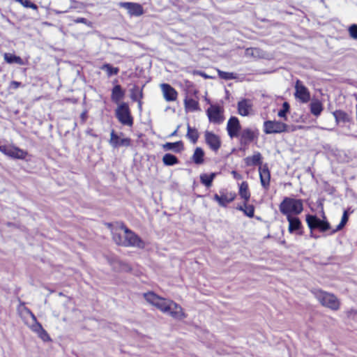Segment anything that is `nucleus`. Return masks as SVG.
<instances>
[{
	"mask_svg": "<svg viewBox=\"0 0 357 357\" xmlns=\"http://www.w3.org/2000/svg\"><path fill=\"white\" fill-rule=\"evenodd\" d=\"M236 197L235 193H222L220 195L215 194L213 197L214 200L218 202L220 206L225 207L227 204L234 201Z\"/></svg>",
	"mask_w": 357,
	"mask_h": 357,
	"instance_id": "obj_19",
	"label": "nucleus"
},
{
	"mask_svg": "<svg viewBox=\"0 0 357 357\" xmlns=\"http://www.w3.org/2000/svg\"><path fill=\"white\" fill-rule=\"evenodd\" d=\"M314 295L322 305L333 310L340 308V301L334 294L319 290L314 293Z\"/></svg>",
	"mask_w": 357,
	"mask_h": 357,
	"instance_id": "obj_4",
	"label": "nucleus"
},
{
	"mask_svg": "<svg viewBox=\"0 0 357 357\" xmlns=\"http://www.w3.org/2000/svg\"><path fill=\"white\" fill-rule=\"evenodd\" d=\"M101 69L105 70V71H106L108 76H111V75H117L119 71L118 68L112 67L109 63L104 64L101 67Z\"/></svg>",
	"mask_w": 357,
	"mask_h": 357,
	"instance_id": "obj_34",
	"label": "nucleus"
},
{
	"mask_svg": "<svg viewBox=\"0 0 357 357\" xmlns=\"http://www.w3.org/2000/svg\"><path fill=\"white\" fill-rule=\"evenodd\" d=\"M10 149V146H1L0 147V151L4 153L5 155H8Z\"/></svg>",
	"mask_w": 357,
	"mask_h": 357,
	"instance_id": "obj_45",
	"label": "nucleus"
},
{
	"mask_svg": "<svg viewBox=\"0 0 357 357\" xmlns=\"http://www.w3.org/2000/svg\"><path fill=\"white\" fill-rule=\"evenodd\" d=\"M27 155V153L17 147L10 146L8 156L17 158V159H24Z\"/></svg>",
	"mask_w": 357,
	"mask_h": 357,
	"instance_id": "obj_25",
	"label": "nucleus"
},
{
	"mask_svg": "<svg viewBox=\"0 0 357 357\" xmlns=\"http://www.w3.org/2000/svg\"><path fill=\"white\" fill-rule=\"evenodd\" d=\"M130 142L131 140L130 138H122L121 136H119L114 130H112L110 133V139L109 143L114 149L119 146H130Z\"/></svg>",
	"mask_w": 357,
	"mask_h": 357,
	"instance_id": "obj_15",
	"label": "nucleus"
},
{
	"mask_svg": "<svg viewBox=\"0 0 357 357\" xmlns=\"http://www.w3.org/2000/svg\"><path fill=\"white\" fill-rule=\"evenodd\" d=\"M245 165L248 167L259 165L261 166L262 156L259 152H255L252 155L248 156L244 159Z\"/></svg>",
	"mask_w": 357,
	"mask_h": 357,
	"instance_id": "obj_22",
	"label": "nucleus"
},
{
	"mask_svg": "<svg viewBox=\"0 0 357 357\" xmlns=\"http://www.w3.org/2000/svg\"><path fill=\"white\" fill-rule=\"evenodd\" d=\"M348 31L351 38L353 39H357V24H351L349 27Z\"/></svg>",
	"mask_w": 357,
	"mask_h": 357,
	"instance_id": "obj_41",
	"label": "nucleus"
},
{
	"mask_svg": "<svg viewBox=\"0 0 357 357\" xmlns=\"http://www.w3.org/2000/svg\"><path fill=\"white\" fill-rule=\"evenodd\" d=\"M241 128V126L238 119L236 116L230 117L227 124L228 135L231 138L238 137Z\"/></svg>",
	"mask_w": 357,
	"mask_h": 357,
	"instance_id": "obj_13",
	"label": "nucleus"
},
{
	"mask_svg": "<svg viewBox=\"0 0 357 357\" xmlns=\"http://www.w3.org/2000/svg\"><path fill=\"white\" fill-rule=\"evenodd\" d=\"M3 58H4V60L8 63H17V64H19V65H24L25 63L24 61H23V59L18 56H16L15 54H10V53H5L3 54Z\"/></svg>",
	"mask_w": 357,
	"mask_h": 357,
	"instance_id": "obj_29",
	"label": "nucleus"
},
{
	"mask_svg": "<svg viewBox=\"0 0 357 357\" xmlns=\"http://www.w3.org/2000/svg\"><path fill=\"white\" fill-rule=\"evenodd\" d=\"M264 132L266 134L282 133L288 131L289 126L278 121H266L264 122Z\"/></svg>",
	"mask_w": 357,
	"mask_h": 357,
	"instance_id": "obj_6",
	"label": "nucleus"
},
{
	"mask_svg": "<svg viewBox=\"0 0 357 357\" xmlns=\"http://www.w3.org/2000/svg\"><path fill=\"white\" fill-rule=\"evenodd\" d=\"M1 146L0 145V147H1Z\"/></svg>",
	"mask_w": 357,
	"mask_h": 357,
	"instance_id": "obj_50",
	"label": "nucleus"
},
{
	"mask_svg": "<svg viewBox=\"0 0 357 357\" xmlns=\"http://www.w3.org/2000/svg\"><path fill=\"white\" fill-rule=\"evenodd\" d=\"M142 97V92L138 86H135L131 91V98L137 101Z\"/></svg>",
	"mask_w": 357,
	"mask_h": 357,
	"instance_id": "obj_37",
	"label": "nucleus"
},
{
	"mask_svg": "<svg viewBox=\"0 0 357 357\" xmlns=\"http://www.w3.org/2000/svg\"><path fill=\"white\" fill-rule=\"evenodd\" d=\"M238 113L243 116H248L254 113L253 101L251 99L244 98L238 102Z\"/></svg>",
	"mask_w": 357,
	"mask_h": 357,
	"instance_id": "obj_12",
	"label": "nucleus"
},
{
	"mask_svg": "<svg viewBox=\"0 0 357 357\" xmlns=\"http://www.w3.org/2000/svg\"><path fill=\"white\" fill-rule=\"evenodd\" d=\"M114 242L125 247L144 248V242L132 230L121 224L118 229L112 231Z\"/></svg>",
	"mask_w": 357,
	"mask_h": 357,
	"instance_id": "obj_2",
	"label": "nucleus"
},
{
	"mask_svg": "<svg viewBox=\"0 0 357 357\" xmlns=\"http://www.w3.org/2000/svg\"><path fill=\"white\" fill-rule=\"evenodd\" d=\"M206 114L211 123L220 124L224 121L223 109L219 105H211L206 110Z\"/></svg>",
	"mask_w": 357,
	"mask_h": 357,
	"instance_id": "obj_9",
	"label": "nucleus"
},
{
	"mask_svg": "<svg viewBox=\"0 0 357 357\" xmlns=\"http://www.w3.org/2000/svg\"><path fill=\"white\" fill-rule=\"evenodd\" d=\"M119 6L121 8L126 9L128 13L132 16L139 17L144 13L143 7L137 3L121 2Z\"/></svg>",
	"mask_w": 357,
	"mask_h": 357,
	"instance_id": "obj_14",
	"label": "nucleus"
},
{
	"mask_svg": "<svg viewBox=\"0 0 357 357\" xmlns=\"http://www.w3.org/2000/svg\"><path fill=\"white\" fill-rule=\"evenodd\" d=\"M306 222L311 230L310 236L314 238H317V236L313 235L312 230L318 229L319 231L324 232L330 229V224L326 220H321L316 215H307Z\"/></svg>",
	"mask_w": 357,
	"mask_h": 357,
	"instance_id": "obj_5",
	"label": "nucleus"
},
{
	"mask_svg": "<svg viewBox=\"0 0 357 357\" xmlns=\"http://www.w3.org/2000/svg\"><path fill=\"white\" fill-rule=\"evenodd\" d=\"M124 96V91L122 90L121 86L120 85H116L112 91L111 98L112 101L117 103L119 102Z\"/></svg>",
	"mask_w": 357,
	"mask_h": 357,
	"instance_id": "obj_28",
	"label": "nucleus"
},
{
	"mask_svg": "<svg viewBox=\"0 0 357 357\" xmlns=\"http://www.w3.org/2000/svg\"><path fill=\"white\" fill-rule=\"evenodd\" d=\"M185 109L187 112H193L199 111V105L198 100L186 96L184 99Z\"/></svg>",
	"mask_w": 357,
	"mask_h": 357,
	"instance_id": "obj_21",
	"label": "nucleus"
},
{
	"mask_svg": "<svg viewBox=\"0 0 357 357\" xmlns=\"http://www.w3.org/2000/svg\"><path fill=\"white\" fill-rule=\"evenodd\" d=\"M259 178L261 186L267 190L270 186L271 173L266 164L259 167Z\"/></svg>",
	"mask_w": 357,
	"mask_h": 357,
	"instance_id": "obj_16",
	"label": "nucleus"
},
{
	"mask_svg": "<svg viewBox=\"0 0 357 357\" xmlns=\"http://www.w3.org/2000/svg\"><path fill=\"white\" fill-rule=\"evenodd\" d=\"M280 212L288 217V215H297L301 213L303 210V204L301 199L291 197H285L279 206Z\"/></svg>",
	"mask_w": 357,
	"mask_h": 357,
	"instance_id": "obj_3",
	"label": "nucleus"
},
{
	"mask_svg": "<svg viewBox=\"0 0 357 357\" xmlns=\"http://www.w3.org/2000/svg\"><path fill=\"white\" fill-rule=\"evenodd\" d=\"M216 175V173H211L210 174H202L200 175L201 183L208 188L211 187Z\"/></svg>",
	"mask_w": 357,
	"mask_h": 357,
	"instance_id": "obj_31",
	"label": "nucleus"
},
{
	"mask_svg": "<svg viewBox=\"0 0 357 357\" xmlns=\"http://www.w3.org/2000/svg\"><path fill=\"white\" fill-rule=\"evenodd\" d=\"M116 116L119 122L126 126L132 125V118L130 113L128 105L123 102L121 103L116 110Z\"/></svg>",
	"mask_w": 357,
	"mask_h": 357,
	"instance_id": "obj_8",
	"label": "nucleus"
},
{
	"mask_svg": "<svg viewBox=\"0 0 357 357\" xmlns=\"http://www.w3.org/2000/svg\"><path fill=\"white\" fill-rule=\"evenodd\" d=\"M231 174L236 179L241 178V176L238 173H237L236 171H232Z\"/></svg>",
	"mask_w": 357,
	"mask_h": 357,
	"instance_id": "obj_47",
	"label": "nucleus"
},
{
	"mask_svg": "<svg viewBox=\"0 0 357 357\" xmlns=\"http://www.w3.org/2000/svg\"><path fill=\"white\" fill-rule=\"evenodd\" d=\"M259 136L257 130L246 128H244L238 135L240 145L247 147L252 142L257 139Z\"/></svg>",
	"mask_w": 357,
	"mask_h": 357,
	"instance_id": "obj_7",
	"label": "nucleus"
},
{
	"mask_svg": "<svg viewBox=\"0 0 357 357\" xmlns=\"http://www.w3.org/2000/svg\"><path fill=\"white\" fill-rule=\"evenodd\" d=\"M145 300L164 313H168L174 319L181 320L185 317L183 308L173 301L166 299L153 291L143 294Z\"/></svg>",
	"mask_w": 357,
	"mask_h": 357,
	"instance_id": "obj_1",
	"label": "nucleus"
},
{
	"mask_svg": "<svg viewBox=\"0 0 357 357\" xmlns=\"http://www.w3.org/2000/svg\"><path fill=\"white\" fill-rule=\"evenodd\" d=\"M239 195L244 199L245 202H248L250 197V192L248 188V184L246 181H243L239 186Z\"/></svg>",
	"mask_w": 357,
	"mask_h": 357,
	"instance_id": "obj_27",
	"label": "nucleus"
},
{
	"mask_svg": "<svg viewBox=\"0 0 357 357\" xmlns=\"http://www.w3.org/2000/svg\"><path fill=\"white\" fill-rule=\"evenodd\" d=\"M162 162L165 165L172 166L178 163V160L175 155L166 153L162 158Z\"/></svg>",
	"mask_w": 357,
	"mask_h": 357,
	"instance_id": "obj_32",
	"label": "nucleus"
},
{
	"mask_svg": "<svg viewBox=\"0 0 357 357\" xmlns=\"http://www.w3.org/2000/svg\"><path fill=\"white\" fill-rule=\"evenodd\" d=\"M38 336L43 340L44 342H48L50 341V337L47 333V331L43 328L42 330H40V333H38Z\"/></svg>",
	"mask_w": 357,
	"mask_h": 357,
	"instance_id": "obj_42",
	"label": "nucleus"
},
{
	"mask_svg": "<svg viewBox=\"0 0 357 357\" xmlns=\"http://www.w3.org/2000/svg\"><path fill=\"white\" fill-rule=\"evenodd\" d=\"M255 207L252 205H248L247 202H245L244 213L249 218L254 216Z\"/></svg>",
	"mask_w": 357,
	"mask_h": 357,
	"instance_id": "obj_40",
	"label": "nucleus"
},
{
	"mask_svg": "<svg viewBox=\"0 0 357 357\" xmlns=\"http://www.w3.org/2000/svg\"><path fill=\"white\" fill-rule=\"evenodd\" d=\"M295 97L303 103H307L310 100V93L300 80H297L295 85Z\"/></svg>",
	"mask_w": 357,
	"mask_h": 357,
	"instance_id": "obj_11",
	"label": "nucleus"
},
{
	"mask_svg": "<svg viewBox=\"0 0 357 357\" xmlns=\"http://www.w3.org/2000/svg\"><path fill=\"white\" fill-rule=\"evenodd\" d=\"M204 150L200 147H197L195 149L194 153L192 155V160L194 163L196 165H202L204 162Z\"/></svg>",
	"mask_w": 357,
	"mask_h": 357,
	"instance_id": "obj_24",
	"label": "nucleus"
},
{
	"mask_svg": "<svg viewBox=\"0 0 357 357\" xmlns=\"http://www.w3.org/2000/svg\"><path fill=\"white\" fill-rule=\"evenodd\" d=\"M309 107L311 114L316 117L319 116L324 110L323 102L317 98L311 100Z\"/></svg>",
	"mask_w": 357,
	"mask_h": 357,
	"instance_id": "obj_20",
	"label": "nucleus"
},
{
	"mask_svg": "<svg viewBox=\"0 0 357 357\" xmlns=\"http://www.w3.org/2000/svg\"><path fill=\"white\" fill-rule=\"evenodd\" d=\"M163 149L165 151H173L176 153H179L183 149V142L178 141L176 142H167L163 145Z\"/></svg>",
	"mask_w": 357,
	"mask_h": 357,
	"instance_id": "obj_26",
	"label": "nucleus"
},
{
	"mask_svg": "<svg viewBox=\"0 0 357 357\" xmlns=\"http://www.w3.org/2000/svg\"><path fill=\"white\" fill-rule=\"evenodd\" d=\"M17 2L20 3L24 7L29 8L33 10H37L38 6L32 3L30 0H16Z\"/></svg>",
	"mask_w": 357,
	"mask_h": 357,
	"instance_id": "obj_39",
	"label": "nucleus"
},
{
	"mask_svg": "<svg viewBox=\"0 0 357 357\" xmlns=\"http://www.w3.org/2000/svg\"><path fill=\"white\" fill-rule=\"evenodd\" d=\"M74 22L75 23H82V24H86L88 26L90 24V22L86 18H84V17H78V18L74 20Z\"/></svg>",
	"mask_w": 357,
	"mask_h": 357,
	"instance_id": "obj_43",
	"label": "nucleus"
},
{
	"mask_svg": "<svg viewBox=\"0 0 357 357\" xmlns=\"http://www.w3.org/2000/svg\"><path fill=\"white\" fill-rule=\"evenodd\" d=\"M218 74L221 79L225 80L234 79L237 77L236 75L234 73L225 72L220 70H218Z\"/></svg>",
	"mask_w": 357,
	"mask_h": 357,
	"instance_id": "obj_35",
	"label": "nucleus"
},
{
	"mask_svg": "<svg viewBox=\"0 0 357 357\" xmlns=\"http://www.w3.org/2000/svg\"><path fill=\"white\" fill-rule=\"evenodd\" d=\"M177 130H176L174 132L171 134V136H174L176 134Z\"/></svg>",
	"mask_w": 357,
	"mask_h": 357,
	"instance_id": "obj_49",
	"label": "nucleus"
},
{
	"mask_svg": "<svg viewBox=\"0 0 357 357\" xmlns=\"http://www.w3.org/2000/svg\"><path fill=\"white\" fill-rule=\"evenodd\" d=\"M26 311L30 314L33 321V324L29 326V328L33 332L38 334V333H40V330L43 329V326L37 321L36 316L32 313V312L30 310L27 309Z\"/></svg>",
	"mask_w": 357,
	"mask_h": 357,
	"instance_id": "obj_30",
	"label": "nucleus"
},
{
	"mask_svg": "<svg viewBox=\"0 0 357 357\" xmlns=\"http://www.w3.org/2000/svg\"><path fill=\"white\" fill-rule=\"evenodd\" d=\"M204 139L206 144L214 152H218L221 146L220 137L211 131L206 130L204 132Z\"/></svg>",
	"mask_w": 357,
	"mask_h": 357,
	"instance_id": "obj_10",
	"label": "nucleus"
},
{
	"mask_svg": "<svg viewBox=\"0 0 357 357\" xmlns=\"http://www.w3.org/2000/svg\"><path fill=\"white\" fill-rule=\"evenodd\" d=\"M237 209L239 210V211H242L244 212V209H245V204L243 205V206H239L237 207Z\"/></svg>",
	"mask_w": 357,
	"mask_h": 357,
	"instance_id": "obj_48",
	"label": "nucleus"
},
{
	"mask_svg": "<svg viewBox=\"0 0 357 357\" xmlns=\"http://www.w3.org/2000/svg\"><path fill=\"white\" fill-rule=\"evenodd\" d=\"M287 219L289 222V232L291 234L296 233V234L301 235L303 233L302 224L299 218L295 216L288 215Z\"/></svg>",
	"mask_w": 357,
	"mask_h": 357,
	"instance_id": "obj_18",
	"label": "nucleus"
},
{
	"mask_svg": "<svg viewBox=\"0 0 357 357\" xmlns=\"http://www.w3.org/2000/svg\"><path fill=\"white\" fill-rule=\"evenodd\" d=\"M22 86V83L17 81H12L10 84V89H17Z\"/></svg>",
	"mask_w": 357,
	"mask_h": 357,
	"instance_id": "obj_44",
	"label": "nucleus"
},
{
	"mask_svg": "<svg viewBox=\"0 0 357 357\" xmlns=\"http://www.w3.org/2000/svg\"><path fill=\"white\" fill-rule=\"evenodd\" d=\"M333 115L337 123H347L351 120L350 115L342 110H336L333 113Z\"/></svg>",
	"mask_w": 357,
	"mask_h": 357,
	"instance_id": "obj_23",
	"label": "nucleus"
},
{
	"mask_svg": "<svg viewBox=\"0 0 357 357\" xmlns=\"http://www.w3.org/2000/svg\"><path fill=\"white\" fill-rule=\"evenodd\" d=\"M186 136L193 143H195L198 139L199 134L195 128H192L189 125H188V132Z\"/></svg>",
	"mask_w": 357,
	"mask_h": 357,
	"instance_id": "obj_33",
	"label": "nucleus"
},
{
	"mask_svg": "<svg viewBox=\"0 0 357 357\" xmlns=\"http://www.w3.org/2000/svg\"><path fill=\"white\" fill-rule=\"evenodd\" d=\"M160 89L163 97L167 102L175 101L177 99V91L169 84H161Z\"/></svg>",
	"mask_w": 357,
	"mask_h": 357,
	"instance_id": "obj_17",
	"label": "nucleus"
},
{
	"mask_svg": "<svg viewBox=\"0 0 357 357\" xmlns=\"http://www.w3.org/2000/svg\"><path fill=\"white\" fill-rule=\"evenodd\" d=\"M289 104L287 102H284L282 104V108L278 112V116L284 119H287V114L289 111Z\"/></svg>",
	"mask_w": 357,
	"mask_h": 357,
	"instance_id": "obj_36",
	"label": "nucleus"
},
{
	"mask_svg": "<svg viewBox=\"0 0 357 357\" xmlns=\"http://www.w3.org/2000/svg\"><path fill=\"white\" fill-rule=\"evenodd\" d=\"M348 218H348L347 212V211H345L342 215V217L340 224L337 225L336 229L334 230L333 232L342 229L344 227L346 223L347 222Z\"/></svg>",
	"mask_w": 357,
	"mask_h": 357,
	"instance_id": "obj_38",
	"label": "nucleus"
},
{
	"mask_svg": "<svg viewBox=\"0 0 357 357\" xmlns=\"http://www.w3.org/2000/svg\"><path fill=\"white\" fill-rule=\"evenodd\" d=\"M258 50L257 49H255V48H248L246 50V53L248 54H252V55H254L255 52H257Z\"/></svg>",
	"mask_w": 357,
	"mask_h": 357,
	"instance_id": "obj_46",
	"label": "nucleus"
}]
</instances>
